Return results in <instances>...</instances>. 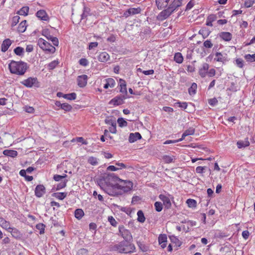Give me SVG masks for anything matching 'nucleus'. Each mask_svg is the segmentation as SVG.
<instances>
[{
	"mask_svg": "<svg viewBox=\"0 0 255 255\" xmlns=\"http://www.w3.org/2000/svg\"><path fill=\"white\" fill-rule=\"evenodd\" d=\"M99 61L105 62L110 59L109 55L106 52L101 53L98 57Z\"/></svg>",
	"mask_w": 255,
	"mask_h": 255,
	"instance_id": "obj_22",
	"label": "nucleus"
},
{
	"mask_svg": "<svg viewBox=\"0 0 255 255\" xmlns=\"http://www.w3.org/2000/svg\"><path fill=\"white\" fill-rule=\"evenodd\" d=\"M205 167L198 166L196 168V172L197 173L201 174L204 172Z\"/></svg>",
	"mask_w": 255,
	"mask_h": 255,
	"instance_id": "obj_61",
	"label": "nucleus"
},
{
	"mask_svg": "<svg viewBox=\"0 0 255 255\" xmlns=\"http://www.w3.org/2000/svg\"><path fill=\"white\" fill-rule=\"evenodd\" d=\"M245 58L247 60V61L249 62H254L255 61V53L254 54H246L245 56Z\"/></svg>",
	"mask_w": 255,
	"mask_h": 255,
	"instance_id": "obj_48",
	"label": "nucleus"
},
{
	"mask_svg": "<svg viewBox=\"0 0 255 255\" xmlns=\"http://www.w3.org/2000/svg\"><path fill=\"white\" fill-rule=\"evenodd\" d=\"M42 35L46 37V38L48 40H50L53 37L52 35H50L49 31L47 29L43 30L42 32Z\"/></svg>",
	"mask_w": 255,
	"mask_h": 255,
	"instance_id": "obj_51",
	"label": "nucleus"
},
{
	"mask_svg": "<svg viewBox=\"0 0 255 255\" xmlns=\"http://www.w3.org/2000/svg\"><path fill=\"white\" fill-rule=\"evenodd\" d=\"M131 241H123L115 245L114 249L120 253H131L135 251L134 245L131 243Z\"/></svg>",
	"mask_w": 255,
	"mask_h": 255,
	"instance_id": "obj_3",
	"label": "nucleus"
},
{
	"mask_svg": "<svg viewBox=\"0 0 255 255\" xmlns=\"http://www.w3.org/2000/svg\"><path fill=\"white\" fill-rule=\"evenodd\" d=\"M170 0H156V5L158 9L167 7Z\"/></svg>",
	"mask_w": 255,
	"mask_h": 255,
	"instance_id": "obj_14",
	"label": "nucleus"
},
{
	"mask_svg": "<svg viewBox=\"0 0 255 255\" xmlns=\"http://www.w3.org/2000/svg\"><path fill=\"white\" fill-rule=\"evenodd\" d=\"M120 91L121 93L124 94L125 95H127V89L126 81L122 79H120Z\"/></svg>",
	"mask_w": 255,
	"mask_h": 255,
	"instance_id": "obj_21",
	"label": "nucleus"
},
{
	"mask_svg": "<svg viewBox=\"0 0 255 255\" xmlns=\"http://www.w3.org/2000/svg\"><path fill=\"white\" fill-rule=\"evenodd\" d=\"M217 17H218V16H217V15L210 14L208 16L207 19H208V20H209L213 22L217 19Z\"/></svg>",
	"mask_w": 255,
	"mask_h": 255,
	"instance_id": "obj_60",
	"label": "nucleus"
},
{
	"mask_svg": "<svg viewBox=\"0 0 255 255\" xmlns=\"http://www.w3.org/2000/svg\"><path fill=\"white\" fill-rule=\"evenodd\" d=\"M104 82L105 84L104 85L105 89H108L109 88H113L115 87L116 83L115 81L113 78H108L105 79Z\"/></svg>",
	"mask_w": 255,
	"mask_h": 255,
	"instance_id": "obj_19",
	"label": "nucleus"
},
{
	"mask_svg": "<svg viewBox=\"0 0 255 255\" xmlns=\"http://www.w3.org/2000/svg\"><path fill=\"white\" fill-rule=\"evenodd\" d=\"M26 20L22 21L18 25L17 30L20 33L24 32L26 29Z\"/></svg>",
	"mask_w": 255,
	"mask_h": 255,
	"instance_id": "obj_27",
	"label": "nucleus"
},
{
	"mask_svg": "<svg viewBox=\"0 0 255 255\" xmlns=\"http://www.w3.org/2000/svg\"><path fill=\"white\" fill-rule=\"evenodd\" d=\"M36 228L39 230V234H43L44 233L45 225L42 223H39L36 225Z\"/></svg>",
	"mask_w": 255,
	"mask_h": 255,
	"instance_id": "obj_44",
	"label": "nucleus"
},
{
	"mask_svg": "<svg viewBox=\"0 0 255 255\" xmlns=\"http://www.w3.org/2000/svg\"><path fill=\"white\" fill-rule=\"evenodd\" d=\"M67 182V180L64 179L63 181L60 182L59 183H58L57 185L56 190H60L61 189H62V188L65 187L66 186Z\"/></svg>",
	"mask_w": 255,
	"mask_h": 255,
	"instance_id": "obj_43",
	"label": "nucleus"
},
{
	"mask_svg": "<svg viewBox=\"0 0 255 255\" xmlns=\"http://www.w3.org/2000/svg\"><path fill=\"white\" fill-rule=\"evenodd\" d=\"M98 45V43L97 42H91L89 45V49L91 50L94 48L97 47Z\"/></svg>",
	"mask_w": 255,
	"mask_h": 255,
	"instance_id": "obj_63",
	"label": "nucleus"
},
{
	"mask_svg": "<svg viewBox=\"0 0 255 255\" xmlns=\"http://www.w3.org/2000/svg\"><path fill=\"white\" fill-rule=\"evenodd\" d=\"M173 12V11L168 6L157 15L156 19L159 21H163L167 19Z\"/></svg>",
	"mask_w": 255,
	"mask_h": 255,
	"instance_id": "obj_7",
	"label": "nucleus"
},
{
	"mask_svg": "<svg viewBox=\"0 0 255 255\" xmlns=\"http://www.w3.org/2000/svg\"><path fill=\"white\" fill-rule=\"evenodd\" d=\"M63 98L69 100H74L76 98V94L75 93L64 94L63 96Z\"/></svg>",
	"mask_w": 255,
	"mask_h": 255,
	"instance_id": "obj_36",
	"label": "nucleus"
},
{
	"mask_svg": "<svg viewBox=\"0 0 255 255\" xmlns=\"http://www.w3.org/2000/svg\"><path fill=\"white\" fill-rule=\"evenodd\" d=\"M119 232L124 241H132V237L130 231L124 227H119Z\"/></svg>",
	"mask_w": 255,
	"mask_h": 255,
	"instance_id": "obj_8",
	"label": "nucleus"
},
{
	"mask_svg": "<svg viewBox=\"0 0 255 255\" xmlns=\"http://www.w3.org/2000/svg\"><path fill=\"white\" fill-rule=\"evenodd\" d=\"M11 40L9 38L4 40L1 45V51L3 52H6L11 45Z\"/></svg>",
	"mask_w": 255,
	"mask_h": 255,
	"instance_id": "obj_16",
	"label": "nucleus"
},
{
	"mask_svg": "<svg viewBox=\"0 0 255 255\" xmlns=\"http://www.w3.org/2000/svg\"><path fill=\"white\" fill-rule=\"evenodd\" d=\"M36 16L43 21H47L49 16L46 11L44 10H39L36 13Z\"/></svg>",
	"mask_w": 255,
	"mask_h": 255,
	"instance_id": "obj_15",
	"label": "nucleus"
},
{
	"mask_svg": "<svg viewBox=\"0 0 255 255\" xmlns=\"http://www.w3.org/2000/svg\"><path fill=\"white\" fill-rule=\"evenodd\" d=\"M236 64L237 66L240 68H242L244 66L243 60L241 58H238L235 61Z\"/></svg>",
	"mask_w": 255,
	"mask_h": 255,
	"instance_id": "obj_55",
	"label": "nucleus"
},
{
	"mask_svg": "<svg viewBox=\"0 0 255 255\" xmlns=\"http://www.w3.org/2000/svg\"><path fill=\"white\" fill-rule=\"evenodd\" d=\"M61 109L64 110L65 112H69L72 110V107L70 105L67 103H63L61 106Z\"/></svg>",
	"mask_w": 255,
	"mask_h": 255,
	"instance_id": "obj_45",
	"label": "nucleus"
},
{
	"mask_svg": "<svg viewBox=\"0 0 255 255\" xmlns=\"http://www.w3.org/2000/svg\"><path fill=\"white\" fill-rule=\"evenodd\" d=\"M154 207L155 208V210L157 212H160L162 210L163 206L161 202H156L154 203Z\"/></svg>",
	"mask_w": 255,
	"mask_h": 255,
	"instance_id": "obj_50",
	"label": "nucleus"
},
{
	"mask_svg": "<svg viewBox=\"0 0 255 255\" xmlns=\"http://www.w3.org/2000/svg\"><path fill=\"white\" fill-rule=\"evenodd\" d=\"M108 220L113 226H116L117 222L112 216L109 217Z\"/></svg>",
	"mask_w": 255,
	"mask_h": 255,
	"instance_id": "obj_59",
	"label": "nucleus"
},
{
	"mask_svg": "<svg viewBox=\"0 0 255 255\" xmlns=\"http://www.w3.org/2000/svg\"><path fill=\"white\" fill-rule=\"evenodd\" d=\"M220 37L225 41H229L231 40L232 35L230 32H222L220 34Z\"/></svg>",
	"mask_w": 255,
	"mask_h": 255,
	"instance_id": "obj_23",
	"label": "nucleus"
},
{
	"mask_svg": "<svg viewBox=\"0 0 255 255\" xmlns=\"http://www.w3.org/2000/svg\"><path fill=\"white\" fill-rule=\"evenodd\" d=\"M182 0H174L168 6L171 8L172 11L174 12L182 5Z\"/></svg>",
	"mask_w": 255,
	"mask_h": 255,
	"instance_id": "obj_18",
	"label": "nucleus"
},
{
	"mask_svg": "<svg viewBox=\"0 0 255 255\" xmlns=\"http://www.w3.org/2000/svg\"><path fill=\"white\" fill-rule=\"evenodd\" d=\"M174 61L179 64L182 63L183 61V57L181 53H176L174 57Z\"/></svg>",
	"mask_w": 255,
	"mask_h": 255,
	"instance_id": "obj_30",
	"label": "nucleus"
},
{
	"mask_svg": "<svg viewBox=\"0 0 255 255\" xmlns=\"http://www.w3.org/2000/svg\"><path fill=\"white\" fill-rule=\"evenodd\" d=\"M167 236L166 235H160L158 237L159 244L167 242Z\"/></svg>",
	"mask_w": 255,
	"mask_h": 255,
	"instance_id": "obj_49",
	"label": "nucleus"
},
{
	"mask_svg": "<svg viewBox=\"0 0 255 255\" xmlns=\"http://www.w3.org/2000/svg\"><path fill=\"white\" fill-rule=\"evenodd\" d=\"M203 44L206 48H211L213 46L211 41L209 40H207L205 41H204Z\"/></svg>",
	"mask_w": 255,
	"mask_h": 255,
	"instance_id": "obj_58",
	"label": "nucleus"
},
{
	"mask_svg": "<svg viewBox=\"0 0 255 255\" xmlns=\"http://www.w3.org/2000/svg\"><path fill=\"white\" fill-rule=\"evenodd\" d=\"M137 244L140 250L142 252H145L148 250V246L145 245L143 243L138 242Z\"/></svg>",
	"mask_w": 255,
	"mask_h": 255,
	"instance_id": "obj_39",
	"label": "nucleus"
},
{
	"mask_svg": "<svg viewBox=\"0 0 255 255\" xmlns=\"http://www.w3.org/2000/svg\"><path fill=\"white\" fill-rule=\"evenodd\" d=\"M178 105V106L184 109H186L187 107V104L186 102H178L176 103Z\"/></svg>",
	"mask_w": 255,
	"mask_h": 255,
	"instance_id": "obj_62",
	"label": "nucleus"
},
{
	"mask_svg": "<svg viewBox=\"0 0 255 255\" xmlns=\"http://www.w3.org/2000/svg\"><path fill=\"white\" fill-rule=\"evenodd\" d=\"M125 95L122 96H117L111 100L110 104L114 106H119L122 105L124 103V100L126 98Z\"/></svg>",
	"mask_w": 255,
	"mask_h": 255,
	"instance_id": "obj_11",
	"label": "nucleus"
},
{
	"mask_svg": "<svg viewBox=\"0 0 255 255\" xmlns=\"http://www.w3.org/2000/svg\"><path fill=\"white\" fill-rule=\"evenodd\" d=\"M50 40H51L52 42V43L54 46L58 45L59 41H58V39L57 38L53 36Z\"/></svg>",
	"mask_w": 255,
	"mask_h": 255,
	"instance_id": "obj_64",
	"label": "nucleus"
},
{
	"mask_svg": "<svg viewBox=\"0 0 255 255\" xmlns=\"http://www.w3.org/2000/svg\"><path fill=\"white\" fill-rule=\"evenodd\" d=\"M3 154L7 156L11 157H15L17 155V152L13 150H4L3 151Z\"/></svg>",
	"mask_w": 255,
	"mask_h": 255,
	"instance_id": "obj_26",
	"label": "nucleus"
},
{
	"mask_svg": "<svg viewBox=\"0 0 255 255\" xmlns=\"http://www.w3.org/2000/svg\"><path fill=\"white\" fill-rule=\"evenodd\" d=\"M58 63V61L54 60L48 64V68L49 70H53L57 66Z\"/></svg>",
	"mask_w": 255,
	"mask_h": 255,
	"instance_id": "obj_47",
	"label": "nucleus"
},
{
	"mask_svg": "<svg viewBox=\"0 0 255 255\" xmlns=\"http://www.w3.org/2000/svg\"><path fill=\"white\" fill-rule=\"evenodd\" d=\"M67 193L65 192H57L53 194V196L59 200L64 199L67 196Z\"/></svg>",
	"mask_w": 255,
	"mask_h": 255,
	"instance_id": "obj_32",
	"label": "nucleus"
},
{
	"mask_svg": "<svg viewBox=\"0 0 255 255\" xmlns=\"http://www.w3.org/2000/svg\"><path fill=\"white\" fill-rule=\"evenodd\" d=\"M141 138V135L139 132L131 133L129 135L128 141L130 143H133Z\"/></svg>",
	"mask_w": 255,
	"mask_h": 255,
	"instance_id": "obj_17",
	"label": "nucleus"
},
{
	"mask_svg": "<svg viewBox=\"0 0 255 255\" xmlns=\"http://www.w3.org/2000/svg\"><path fill=\"white\" fill-rule=\"evenodd\" d=\"M209 69V65L207 63H204L199 69V74L202 78H205L207 75L213 77L215 75L216 71L214 68Z\"/></svg>",
	"mask_w": 255,
	"mask_h": 255,
	"instance_id": "obj_4",
	"label": "nucleus"
},
{
	"mask_svg": "<svg viewBox=\"0 0 255 255\" xmlns=\"http://www.w3.org/2000/svg\"><path fill=\"white\" fill-rule=\"evenodd\" d=\"M45 193V188L43 185H37L35 189V194L37 197H42Z\"/></svg>",
	"mask_w": 255,
	"mask_h": 255,
	"instance_id": "obj_13",
	"label": "nucleus"
},
{
	"mask_svg": "<svg viewBox=\"0 0 255 255\" xmlns=\"http://www.w3.org/2000/svg\"><path fill=\"white\" fill-rule=\"evenodd\" d=\"M111 125L112 126L109 128V131L112 133H116L117 132L116 123L112 122Z\"/></svg>",
	"mask_w": 255,
	"mask_h": 255,
	"instance_id": "obj_52",
	"label": "nucleus"
},
{
	"mask_svg": "<svg viewBox=\"0 0 255 255\" xmlns=\"http://www.w3.org/2000/svg\"><path fill=\"white\" fill-rule=\"evenodd\" d=\"M195 132V129L193 128H189L186 129L183 133L186 134V136L192 135Z\"/></svg>",
	"mask_w": 255,
	"mask_h": 255,
	"instance_id": "obj_53",
	"label": "nucleus"
},
{
	"mask_svg": "<svg viewBox=\"0 0 255 255\" xmlns=\"http://www.w3.org/2000/svg\"><path fill=\"white\" fill-rule=\"evenodd\" d=\"M0 226L3 229L8 231L11 228L10 227V224L8 221H6L2 218L0 217Z\"/></svg>",
	"mask_w": 255,
	"mask_h": 255,
	"instance_id": "obj_20",
	"label": "nucleus"
},
{
	"mask_svg": "<svg viewBox=\"0 0 255 255\" xmlns=\"http://www.w3.org/2000/svg\"><path fill=\"white\" fill-rule=\"evenodd\" d=\"M88 76L86 75L79 76L77 78L78 85L80 87H85L87 83Z\"/></svg>",
	"mask_w": 255,
	"mask_h": 255,
	"instance_id": "obj_12",
	"label": "nucleus"
},
{
	"mask_svg": "<svg viewBox=\"0 0 255 255\" xmlns=\"http://www.w3.org/2000/svg\"><path fill=\"white\" fill-rule=\"evenodd\" d=\"M79 64L83 66H86L88 65L89 62L86 58H81L79 60Z\"/></svg>",
	"mask_w": 255,
	"mask_h": 255,
	"instance_id": "obj_56",
	"label": "nucleus"
},
{
	"mask_svg": "<svg viewBox=\"0 0 255 255\" xmlns=\"http://www.w3.org/2000/svg\"><path fill=\"white\" fill-rule=\"evenodd\" d=\"M186 203L188 207L190 208L195 207L197 205L196 201L195 200L192 199H187L186 201Z\"/></svg>",
	"mask_w": 255,
	"mask_h": 255,
	"instance_id": "obj_40",
	"label": "nucleus"
},
{
	"mask_svg": "<svg viewBox=\"0 0 255 255\" xmlns=\"http://www.w3.org/2000/svg\"><path fill=\"white\" fill-rule=\"evenodd\" d=\"M24 110L28 113H33L34 112V108L32 107L29 106H25L24 108Z\"/></svg>",
	"mask_w": 255,
	"mask_h": 255,
	"instance_id": "obj_57",
	"label": "nucleus"
},
{
	"mask_svg": "<svg viewBox=\"0 0 255 255\" xmlns=\"http://www.w3.org/2000/svg\"><path fill=\"white\" fill-rule=\"evenodd\" d=\"M163 161L166 163L174 162L176 159L175 156L170 155H164L162 157Z\"/></svg>",
	"mask_w": 255,
	"mask_h": 255,
	"instance_id": "obj_29",
	"label": "nucleus"
},
{
	"mask_svg": "<svg viewBox=\"0 0 255 255\" xmlns=\"http://www.w3.org/2000/svg\"><path fill=\"white\" fill-rule=\"evenodd\" d=\"M159 198L163 202L164 205L167 209H169L171 207V200L173 199L172 196L160 194L159 196Z\"/></svg>",
	"mask_w": 255,
	"mask_h": 255,
	"instance_id": "obj_9",
	"label": "nucleus"
},
{
	"mask_svg": "<svg viewBox=\"0 0 255 255\" xmlns=\"http://www.w3.org/2000/svg\"><path fill=\"white\" fill-rule=\"evenodd\" d=\"M97 183L106 193L111 196L121 194L131 190L132 182L121 180L114 173H105L97 180Z\"/></svg>",
	"mask_w": 255,
	"mask_h": 255,
	"instance_id": "obj_1",
	"label": "nucleus"
},
{
	"mask_svg": "<svg viewBox=\"0 0 255 255\" xmlns=\"http://www.w3.org/2000/svg\"><path fill=\"white\" fill-rule=\"evenodd\" d=\"M83 211L81 209H76L75 211V217L77 219H80L84 216Z\"/></svg>",
	"mask_w": 255,
	"mask_h": 255,
	"instance_id": "obj_34",
	"label": "nucleus"
},
{
	"mask_svg": "<svg viewBox=\"0 0 255 255\" xmlns=\"http://www.w3.org/2000/svg\"><path fill=\"white\" fill-rule=\"evenodd\" d=\"M88 162L92 165L96 166L99 163V159L93 156H90L88 159Z\"/></svg>",
	"mask_w": 255,
	"mask_h": 255,
	"instance_id": "obj_31",
	"label": "nucleus"
},
{
	"mask_svg": "<svg viewBox=\"0 0 255 255\" xmlns=\"http://www.w3.org/2000/svg\"><path fill=\"white\" fill-rule=\"evenodd\" d=\"M29 11V7L28 6L22 7L18 12L17 13L21 15H27Z\"/></svg>",
	"mask_w": 255,
	"mask_h": 255,
	"instance_id": "obj_33",
	"label": "nucleus"
},
{
	"mask_svg": "<svg viewBox=\"0 0 255 255\" xmlns=\"http://www.w3.org/2000/svg\"><path fill=\"white\" fill-rule=\"evenodd\" d=\"M237 146L239 148H242L243 147H246L250 145V142L248 139H246L245 140H239L237 142Z\"/></svg>",
	"mask_w": 255,
	"mask_h": 255,
	"instance_id": "obj_28",
	"label": "nucleus"
},
{
	"mask_svg": "<svg viewBox=\"0 0 255 255\" xmlns=\"http://www.w3.org/2000/svg\"><path fill=\"white\" fill-rule=\"evenodd\" d=\"M37 44L47 53H54L55 52V47L42 38L38 39Z\"/></svg>",
	"mask_w": 255,
	"mask_h": 255,
	"instance_id": "obj_5",
	"label": "nucleus"
},
{
	"mask_svg": "<svg viewBox=\"0 0 255 255\" xmlns=\"http://www.w3.org/2000/svg\"><path fill=\"white\" fill-rule=\"evenodd\" d=\"M8 232L10 233L12 237L16 239L20 238L21 236L20 232L15 228H11Z\"/></svg>",
	"mask_w": 255,
	"mask_h": 255,
	"instance_id": "obj_24",
	"label": "nucleus"
},
{
	"mask_svg": "<svg viewBox=\"0 0 255 255\" xmlns=\"http://www.w3.org/2000/svg\"><path fill=\"white\" fill-rule=\"evenodd\" d=\"M214 60L218 62H224L226 61V56L220 52H216Z\"/></svg>",
	"mask_w": 255,
	"mask_h": 255,
	"instance_id": "obj_25",
	"label": "nucleus"
},
{
	"mask_svg": "<svg viewBox=\"0 0 255 255\" xmlns=\"http://www.w3.org/2000/svg\"><path fill=\"white\" fill-rule=\"evenodd\" d=\"M19 19H20L19 16L15 15V16H13L11 20V26L12 27L15 26L19 22Z\"/></svg>",
	"mask_w": 255,
	"mask_h": 255,
	"instance_id": "obj_46",
	"label": "nucleus"
},
{
	"mask_svg": "<svg viewBox=\"0 0 255 255\" xmlns=\"http://www.w3.org/2000/svg\"><path fill=\"white\" fill-rule=\"evenodd\" d=\"M254 3V0H246L245 1V6L246 7L249 8L252 6Z\"/></svg>",
	"mask_w": 255,
	"mask_h": 255,
	"instance_id": "obj_54",
	"label": "nucleus"
},
{
	"mask_svg": "<svg viewBox=\"0 0 255 255\" xmlns=\"http://www.w3.org/2000/svg\"><path fill=\"white\" fill-rule=\"evenodd\" d=\"M67 176V175L65 174H64L63 175H60L58 174L54 175L53 176V179L55 181L58 182H61L65 179V178Z\"/></svg>",
	"mask_w": 255,
	"mask_h": 255,
	"instance_id": "obj_35",
	"label": "nucleus"
},
{
	"mask_svg": "<svg viewBox=\"0 0 255 255\" xmlns=\"http://www.w3.org/2000/svg\"><path fill=\"white\" fill-rule=\"evenodd\" d=\"M10 72L17 75H23L26 71L28 66L26 63L11 61L8 64Z\"/></svg>",
	"mask_w": 255,
	"mask_h": 255,
	"instance_id": "obj_2",
	"label": "nucleus"
},
{
	"mask_svg": "<svg viewBox=\"0 0 255 255\" xmlns=\"http://www.w3.org/2000/svg\"><path fill=\"white\" fill-rule=\"evenodd\" d=\"M197 87L196 83H194L192 84L191 86L188 89V92L190 95H194L196 93Z\"/></svg>",
	"mask_w": 255,
	"mask_h": 255,
	"instance_id": "obj_38",
	"label": "nucleus"
},
{
	"mask_svg": "<svg viewBox=\"0 0 255 255\" xmlns=\"http://www.w3.org/2000/svg\"><path fill=\"white\" fill-rule=\"evenodd\" d=\"M118 124L120 127H126L128 125V123L126 121H125L123 118H120L117 120Z\"/></svg>",
	"mask_w": 255,
	"mask_h": 255,
	"instance_id": "obj_42",
	"label": "nucleus"
},
{
	"mask_svg": "<svg viewBox=\"0 0 255 255\" xmlns=\"http://www.w3.org/2000/svg\"><path fill=\"white\" fill-rule=\"evenodd\" d=\"M141 12V8L139 7H131L129 8L126 10L124 13V15L127 17L131 15H135L136 14L140 13Z\"/></svg>",
	"mask_w": 255,
	"mask_h": 255,
	"instance_id": "obj_10",
	"label": "nucleus"
},
{
	"mask_svg": "<svg viewBox=\"0 0 255 255\" xmlns=\"http://www.w3.org/2000/svg\"><path fill=\"white\" fill-rule=\"evenodd\" d=\"M137 220L140 223H143L145 221V217L142 211L139 210L137 213Z\"/></svg>",
	"mask_w": 255,
	"mask_h": 255,
	"instance_id": "obj_37",
	"label": "nucleus"
},
{
	"mask_svg": "<svg viewBox=\"0 0 255 255\" xmlns=\"http://www.w3.org/2000/svg\"><path fill=\"white\" fill-rule=\"evenodd\" d=\"M21 84L23 85L27 88H39L40 86L39 82H38L37 78L29 77L27 79L21 82Z\"/></svg>",
	"mask_w": 255,
	"mask_h": 255,
	"instance_id": "obj_6",
	"label": "nucleus"
},
{
	"mask_svg": "<svg viewBox=\"0 0 255 255\" xmlns=\"http://www.w3.org/2000/svg\"><path fill=\"white\" fill-rule=\"evenodd\" d=\"M14 52L18 56H21L24 53V48L21 47H17L14 49Z\"/></svg>",
	"mask_w": 255,
	"mask_h": 255,
	"instance_id": "obj_41",
	"label": "nucleus"
}]
</instances>
